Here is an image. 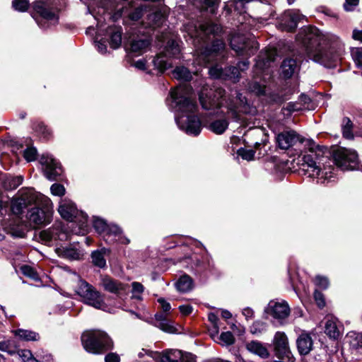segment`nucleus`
Listing matches in <instances>:
<instances>
[{"mask_svg":"<svg viewBox=\"0 0 362 362\" xmlns=\"http://www.w3.org/2000/svg\"><path fill=\"white\" fill-rule=\"evenodd\" d=\"M31 16L40 27L45 23V3L42 0L35 1L32 5Z\"/></svg>","mask_w":362,"mask_h":362,"instance_id":"nucleus-27","label":"nucleus"},{"mask_svg":"<svg viewBox=\"0 0 362 362\" xmlns=\"http://www.w3.org/2000/svg\"><path fill=\"white\" fill-rule=\"evenodd\" d=\"M119 356L115 353H110L105 357V362H119Z\"/></svg>","mask_w":362,"mask_h":362,"instance_id":"nucleus-64","label":"nucleus"},{"mask_svg":"<svg viewBox=\"0 0 362 362\" xmlns=\"http://www.w3.org/2000/svg\"><path fill=\"white\" fill-rule=\"evenodd\" d=\"M158 302L160 305L163 313H157L155 315V325L164 332L175 333L176 329L168 318V313L171 309L170 304L163 298H158Z\"/></svg>","mask_w":362,"mask_h":362,"instance_id":"nucleus-16","label":"nucleus"},{"mask_svg":"<svg viewBox=\"0 0 362 362\" xmlns=\"http://www.w3.org/2000/svg\"><path fill=\"white\" fill-rule=\"evenodd\" d=\"M186 30L191 37L203 39L204 36L209 35H217L221 30L219 25L210 22H205L197 25L187 24L184 25Z\"/></svg>","mask_w":362,"mask_h":362,"instance_id":"nucleus-14","label":"nucleus"},{"mask_svg":"<svg viewBox=\"0 0 362 362\" xmlns=\"http://www.w3.org/2000/svg\"><path fill=\"white\" fill-rule=\"evenodd\" d=\"M40 196L33 189H21L18 192V197L11 201L12 212L17 216L21 215L29 205L39 203Z\"/></svg>","mask_w":362,"mask_h":362,"instance_id":"nucleus-9","label":"nucleus"},{"mask_svg":"<svg viewBox=\"0 0 362 362\" xmlns=\"http://www.w3.org/2000/svg\"><path fill=\"white\" fill-rule=\"evenodd\" d=\"M16 224L10 223V233L15 237L22 238L25 235V230L23 225L19 219L14 221Z\"/></svg>","mask_w":362,"mask_h":362,"instance_id":"nucleus-45","label":"nucleus"},{"mask_svg":"<svg viewBox=\"0 0 362 362\" xmlns=\"http://www.w3.org/2000/svg\"><path fill=\"white\" fill-rule=\"evenodd\" d=\"M297 62L291 58L283 61L281 69V74L285 78H291L298 69Z\"/></svg>","mask_w":362,"mask_h":362,"instance_id":"nucleus-34","label":"nucleus"},{"mask_svg":"<svg viewBox=\"0 0 362 362\" xmlns=\"http://www.w3.org/2000/svg\"><path fill=\"white\" fill-rule=\"evenodd\" d=\"M170 98L174 103L175 119L179 129L189 134H200L202 125L196 115L197 105L192 87L187 84L179 85L171 90Z\"/></svg>","mask_w":362,"mask_h":362,"instance_id":"nucleus-2","label":"nucleus"},{"mask_svg":"<svg viewBox=\"0 0 362 362\" xmlns=\"http://www.w3.org/2000/svg\"><path fill=\"white\" fill-rule=\"evenodd\" d=\"M274 346L276 354L279 358H288L291 351L287 336L284 332H277L274 337Z\"/></svg>","mask_w":362,"mask_h":362,"instance_id":"nucleus-22","label":"nucleus"},{"mask_svg":"<svg viewBox=\"0 0 362 362\" xmlns=\"http://www.w3.org/2000/svg\"><path fill=\"white\" fill-rule=\"evenodd\" d=\"M20 340L25 341H36L40 339L38 333L28 329H17L12 332Z\"/></svg>","mask_w":362,"mask_h":362,"instance_id":"nucleus-35","label":"nucleus"},{"mask_svg":"<svg viewBox=\"0 0 362 362\" xmlns=\"http://www.w3.org/2000/svg\"><path fill=\"white\" fill-rule=\"evenodd\" d=\"M209 320L212 323L214 327V331L211 333V335L212 337H214L215 335H217L218 333V318L216 315L214 313H209L208 315Z\"/></svg>","mask_w":362,"mask_h":362,"instance_id":"nucleus-54","label":"nucleus"},{"mask_svg":"<svg viewBox=\"0 0 362 362\" xmlns=\"http://www.w3.org/2000/svg\"><path fill=\"white\" fill-rule=\"evenodd\" d=\"M314 281L316 286L322 289L327 288L329 284L327 277L320 275L315 276Z\"/></svg>","mask_w":362,"mask_h":362,"instance_id":"nucleus-53","label":"nucleus"},{"mask_svg":"<svg viewBox=\"0 0 362 362\" xmlns=\"http://www.w3.org/2000/svg\"><path fill=\"white\" fill-rule=\"evenodd\" d=\"M336 165L342 170L357 169L358 165V153L355 150L339 148L334 154Z\"/></svg>","mask_w":362,"mask_h":362,"instance_id":"nucleus-11","label":"nucleus"},{"mask_svg":"<svg viewBox=\"0 0 362 362\" xmlns=\"http://www.w3.org/2000/svg\"><path fill=\"white\" fill-rule=\"evenodd\" d=\"M359 0H345L344 8L346 11H354L358 6Z\"/></svg>","mask_w":362,"mask_h":362,"instance_id":"nucleus-58","label":"nucleus"},{"mask_svg":"<svg viewBox=\"0 0 362 362\" xmlns=\"http://www.w3.org/2000/svg\"><path fill=\"white\" fill-rule=\"evenodd\" d=\"M100 285L107 292L119 296L126 295L129 290L127 284L121 283L108 276H100Z\"/></svg>","mask_w":362,"mask_h":362,"instance_id":"nucleus-18","label":"nucleus"},{"mask_svg":"<svg viewBox=\"0 0 362 362\" xmlns=\"http://www.w3.org/2000/svg\"><path fill=\"white\" fill-rule=\"evenodd\" d=\"M247 349L262 358H267L269 356L267 349L259 341H252L247 344Z\"/></svg>","mask_w":362,"mask_h":362,"instance_id":"nucleus-33","label":"nucleus"},{"mask_svg":"<svg viewBox=\"0 0 362 362\" xmlns=\"http://www.w3.org/2000/svg\"><path fill=\"white\" fill-rule=\"evenodd\" d=\"M148 9H150V7L146 5H141L132 11H129L128 8L124 6L122 10V14L127 17L130 21H136L139 20Z\"/></svg>","mask_w":362,"mask_h":362,"instance_id":"nucleus-31","label":"nucleus"},{"mask_svg":"<svg viewBox=\"0 0 362 362\" xmlns=\"http://www.w3.org/2000/svg\"><path fill=\"white\" fill-rule=\"evenodd\" d=\"M132 298L141 300H142V293L144 291V286L139 282H133L132 284Z\"/></svg>","mask_w":362,"mask_h":362,"instance_id":"nucleus-46","label":"nucleus"},{"mask_svg":"<svg viewBox=\"0 0 362 362\" xmlns=\"http://www.w3.org/2000/svg\"><path fill=\"white\" fill-rule=\"evenodd\" d=\"M46 19H47V26L48 25V24L54 25L57 24L59 17H58V15L55 12L47 10Z\"/></svg>","mask_w":362,"mask_h":362,"instance_id":"nucleus-57","label":"nucleus"},{"mask_svg":"<svg viewBox=\"0 0 362 362\" xmlns=\"http://www.w3.org/2000/svg\"><path fill=\"white\" fill-rule=\"evenodd\" d=\"M21 269L22 273L25 276H27L35 281L39 280L37 274L34 271V269L28 265H24L21 267Z\"/></svg>","mask_w":362,"mask_h":362,"instance_id":"nucleus-51","label":"nucleus"},{"mask_svg":"<svg viewBox=\"0 0 362 362\" xmlns=\"http://www.w3.org/2000/svg\"><path fill=\"white\" fill-rule=\"evenodd\" d=\"M11 343V340L0 341V351L7 352L11 355L13 354L15 351L12 349Z\"/></svg>","mask_w":362,"mask_h":362,"instance_id":"nucleus-56","label":"nucleus"},{"mask_svg":"<svg viewBox=\"0 0 362 362\" xmlns=\"http://www.w3.org/2000/svg\"><path fill=\"white\" fill-rule=\"evenodd\" d=\"M277 56L276 51L275 49H269L264 53H261L258 56V59L255 64V67L260 70H264L269 66V64L273 62L276 59Z\"/></svg>","mask_w":362,"mask_h":362,"instance_id":"nucleus-29","label":"nucleus"},{"mask_svg":"<svg viewBox=\"0 0 362 362\" xmlns=\"http://www.w3.org/2000/svg\"><path fill=\"white\" fill-rule=\"evenodd\" d=\"M267 323L262 321H255L250 327V332L253 334H259L267 330Z\"/></svg>","mask_w":362,"mask_h":362,"instance_id":"nucleus-48","label":"nucleus"},{"mask_svg":"<svg viewBox=\"0 0 362 362\" xmlns=\"http://www.w3.org/2000/svg\"><path fill=\"white\" fill-rule=\"evenodd\" d=\"M93 226L95 231L102 235L104 240L110 244L118 243L127 245L130 242L129 239L122 234L119 227L114 224H107L103 218L94 217Z\"/></svg>","mask_w":362,"mask_h":362,"instance_id":"nucleus-6","label":"nucleus"},{"mask_svg":"<svg viewBox=\"0 0 362 362\" xmlns=\"http://www.w3.org/2000/svg\"><path fill=\"white\" fill-rule=\"evenodd\" d=\"M351 55L357 66L362 68V48H356L353 49Z\"/></svg>","mask_w":362,"mask_h":362,"instance_id":"nucleus-55","label":"nucleus"},{"mask_svg":"<svg viewBox=\"0 0 362 362\" xmlns=\"http://www.w3.org/2000/svg\"><path fill=\"white\" fill-rule=\"evenodd\" d=\"M266 139L259 141H254L250 143L243 140L244 147H240L237 150V155L241 157L243 160L250 161L255 158V151L262 150V147L266 146Z\"/></svg>","mask_w":362,"mask_h":362,"instance_id":"nucleus-21","label":"nucleus"},{"mask_svg":"<svg viewBox=\"0 0 362 362\" xmlns=\"http://www.w3.org/2000/svg\"><path fill=\"white\" fill-rule=\"evenodd\" d=\"M230 47L236 54L243 57H250L258 49V43L254 37L235 34L230 41Z\"/></svg>","mask_w":362,"mask_h":362,"instance_id":"nucleus-10","label":"nucleus"},{"mask_svg":"<svg viewBox=\"0 0 362 362\" xmlns=\"http://www.w3.org/2000/svg\"><path fill=\"white\" fill-rule=\"evenodd\" d=\"M51 194L54 196L62 197L66 192L65 187L59 183H54L50 187Z\"/></svg>","mask_w":362,"mask_h":362,"instance_id":"nucleus-49","label":"nucleus"},{"mask_svg":"<svg viewBox=\"0 0 362 362\" xmlns=\"http://www.w3.org/2000/svg\"><path fill=\"white\" fill-rule=\"evenodd\" d=\"M159 362H196V357L191 353L171 349L163 352Z\"/></svg>","mask_w":362,"mask_h":362,"instance_id":"nucleus-20","label":"nucleus"},{"mask_svg":"<svg viewBox=\"0 0 362 362\" xmlns=\"http://www.w3.org/2000/svg\"><path fill=\"white\" fill-rule=\"evenodd\" d=\"M28 218L35 226L43 225L45 221V211L39 207L33 208L28 214Z\"/></svg>","mask_w":362,"mask_h":362,"instance_id":"nucleus-32","label":"nucleus"},{"mask_svg":"<svg viewBox=\"0 0 362 362\" xmlns=\"http://www.w3.org/2000/svg\"><path fill=\"white\" fill-rule=\"evenodd\" d=\"M167 15V7L162 6L148 16V25L153 28L160 26L165 22Z\"/></svg>","mask_w":362,"mask_h":362,"instance_id":"nucleus-28","label":"nucleus"},{"mask_svg":"<svg viewBox=\"0 0 362 362\" xmlns=\"http://www.w3.org/2000/svg\"><path fill=\"white\" fill-rule=\"evenodd\" d=\"M228 126L226 119H217L209 125V129L216 134H222Z\"/></svg>","mask_w":362,"mask_h":362,"instance_id":"nucleus-40","label":"nucleus"},{"mask_svg":"<svg viewBox=\"0 0 362 362\" xmlns=\"http://www.w3.org/2000/svg\"><path fill=\"white\" fill-rule=\"evenodd\" d=\"M17 353L23 362H27L30 358H32V356H33L31 351L27 349H19L17 351Z\"/></svg>","mask_w":362,"mask_h":362,"instance_id":"nucleus-60","label":"nucleus"},{"mask_svg":"<svg viewBox=\"0 0 362 362\" xmlns=\"http://www.w3.org/2000/svg\"><path fill=\"white\" fill-rule=\"evenodd\" d=\"M180 53V48L178 44L174 40H170L168 41L165 46V51L164 54H158L156 58L153 59V63L154 66L163 72L169 67L171 64L166 59L167 57H175Z\"/></svg>","mask_w":362,"mask_h":362,"instance_id":"nucleus-15","label":"nucleus"},{"mask_svg":"<svg viewBox=\"0 0 362 362\" xmlns=\"http://www.w3.org/2000/svg\"><path fill=\"white\" fill-rule=\"evenodd\" d=\"M341 127L343 136H354V134H357L355 125L349 117L343 118Z\"/></svg>","mask_w":362,"mask_h":362,"instance_id":"nucleus-43","label":"nucleus"},{"mask_svg":"<svg viewBox=\"0 0 362 362\" xmlns=\"http://www.w3.org/2000/svg\"><path fill=\"white\" fill-rule=\"evenodd\" d=\"M23 177L21 176H16L12 177L8 181V188L11 189H14L17 188L19 185H21L23 182Z\"/></svg>","mask_w":362,"mask_h":362,"instance_id":"nucleus-59","label":"nucleus"},{"mask_svg":"<svg viewBox=\"0 0 362 362\" xmlns=\"http://www.w3.org/2000/svg\"><path fill=\"white\" fill-rule=\"evenodd\" d=\"M108 252L105 248L100 250H95L91 253V259L93 264L100 268H104L106 266V260L105 259V254Z\"/></svg>","mask_w":362,"mask_h":362,"instance_id":"nucleus-39","label":"nucleus"},{"mask_svg":"<svg viewBox=\"0 0 362 362\" xmlns=\"http://www.w3.org/2000/svg\"><path fill=\"white\" fill-rule=\"evenodd\" d=\"M225 91L221 88L213 90L204 87L199 93V101L204 110H214L222 105V98Z\"/></svg>","mask_w":362,"mask_h":362,"instance_id":"nucleus-12","label":"nucleus"},{"mask_svg":"<svg viewBox=\"0 0 362 362\" xmlns=\"http://www.w3.org/2000/svg\"><path fill=\"white\" fill-rule=\"evenodd\" d=\"M250 89L257 95H262L264 93V88L256 82L252 84Z\"/></svg>","mask_w":362,"mask_h":362,"instance_id":"nucleus-62","label":"nucleus"},{"mask_svg":"<svg viewBox=\"0 0 362 362\" xmlns=\"http://www.w3.org/2000/svg\"><path fill=\"white\" fill-rule=\"evenodd\" d=\"M209 74L214 78L228 79L233 82H238L240 78V71L237 66H228L223 69L216 65L209 70Z\"/></svg>","mask_w":362,"mask_h":362,"instance_id":"nucleus-19","label":"nucleus"},{"mask_svg":"<svg viewBox=\"0 0 362 362\" xmlns=\"http://www.w3.org/2000/svg\"><path fill=\"white\" fill-rule=\"evenodd\" d=\"M218 339H220V344L222 346H230L235 342V337L230 332H222Z\"/></svg>","mask_w":362,"mask_h":362,"instance_id":"nucleus-47","label":"nucleus"},{"mask_svg":"<svg viewBox=\"0 0 362 362\" xmlns=\"http://www.w3.org/2000/svg\"><path fill=\"white\" fill-rule=\"evenodd\" d=\"M28 6L29 3L27 0H13L12 2L13 8L21 12L27 11Z\"/></svg>","mask_w":362,"mask_h":362,"instance_id":"nucleus-50","label":"nucleus"},{"mask_svg":"<svg viewBox=\"0 0 362 362\" xmlns=\"http://www.w3.org/2000/svg\"><path fill=\"white\" fill-rule=\"evenodd\" d=\"M264 312L283 325L290 315L291 308L286 300L275 299L269 302Z\"/></svg>","mask_w":362,"mask_h":362,"instance_id":"nucleus-13","label":"nucleus"},{"mask_svg":"<svg viewBox=\"0 0 362 362\" xmlns=\"http://www.w3.org/2000/svg\"><path fill=\"white\" fill-rule=\"evenodd\" d=\"M192 279L188 275H183L175 284L176 288L182 293H187L192 289Z\"/></svg>","mask_w":362,"mask_h":362,"instance_id":"nucleus-38","label":"nucleus"},{"mask_svg":"<svg viewBox=\"0 0 362 362\" xmlns=\"http://www.w3.org/2000/svg\"><path fill=\"white\" fill-rule=\"evenodd\" d=\"M325 333L332 339H338L343 333V326L337 318L329 316L325 320Z\"/></svg>","mask_w":362,"mask_h":362,"instance_id":"nucleus-24","label":"nucleus"},{"mask_svg":"<svg viewBox=\"0 0 362 362\" xmlns=\"http://www.w3.org/2000/svg\"><path fill=\"white\" fill-rule=\"evenodd\" d=\"M64 170L61 163L52 156L47 154V179L50 180H61L63 177Z\"/></svg>","mask_w":362,"mask_h":362,"instance_id":"nucleus-23","label":"nucleus"},{"mask_svg":"<svg viewBox=\"0 0 362 362\" xmlns=\"http://www.w3.org/2000/svg\"><path fill=\"white\" fill-rule=\"evenodd\" d=\"M252 0H233L230 1L226 4L224 7V9L229 12L228 6H233L235 11H236L239 13L246 12V4L252 1Z\"/></svg>","mask_w":362,"mask_h":362,"instance_id":"nucleus-42","label":"nucleus"},{"mask_svg":"<svg viewBox=\"0 0 362 362\" xmlns=\"http://www.w3.org/2000/svg\"><path fill=\"white\" fill-rule=\"evenodd\" d=\"M189 3L197 8H211V13H214L217 9L220 0H187Z\"/></svg>","mask_w":362,"mask_h":362,"instance_id":"nucleus-36","label":"nucleus"},{"mask_svg":"<svg viewBox=\"0 0 362 362\" xmlns=\"http://www.w3.org/2000/svg\"><path fill=\"white\" fill-rule=\"evenodd\" d=\"M299 37L301 38L303 43L306 47L308 52L313 56L315 62L326 65V62L329 60V57L323 46L335 42L338 37L329 33H322L316 27L305 28Z\"/></svg>","mask_w":362,"mask_h":362,"instance_id":"nucleus-3","label":"nucleus"},{"mask_svg":"<svg viewBox=\"0 0 362 362\" xmlns=\"http://www.w3.org/2000/svg\"><path fill=\"white\" fill-rule=\"evenodd\" d=\"M151 44V41L146 36L134 38L129 42V47L128 48L130 52L133 53L135 56H139L146 52Z\"/></svg>","mask_w":362,"mask_h":362,"instance_id":"nucleus-25","label":"nucleus"},{"mask_svg":"<svg viewBox=\"0 0 362 362\" xmlns=\"http://www.w3.org/2000/svg\"><path fill=\"white\" fill-rule=\"evenodd\" d=\"M305 20V16L300 13L298 10H288L284 13L279 28L282 30L291 32L294 30L298 23Z\"/></svg>","mask_w":362,"mask_h":362,"instance_id":"nucleus-17","label":"nucleus"},{"mask_svg":"<svg viewBox=\"0 0 362 362\" xmlns=\"http://www.w3.org/2000/svg\"><path fill=\"white\" fill-rule=\"evenodd\" d=\"M23 156L28 161H33L37 158V149L34 147H28L24 151Z\"/></svg>","mask_w":362,"mask_h":362,"instance_id":"nucleus-52","label":"nucleus"},{"mask_svg":"<svg viewBox=\"0 0 362 362\" xmlns=\"http://www.w3.org/2000/svg\"><path fill=\"white\" fill-rule=\"evenodd\" d=\"M314 298L319 308H322L325 305L324 296L321 292L315 291L314 293Z\"/></svg>","mask_w":362,"mask_h":362,"instance_id":"nucleus-61","label":"nucleus"},{"mask_svg":"<svg viewBox=\"0 0 362 362\" xmlns=\"http://www.w3.org/2000/svg\"><path fill=\"white\" fill-rule=\"evenodd\" d=\"M76 293L83 299V301L97 309H100L104 303L101 293L92 285L79 276Z\"/></svg>","mask_w":362,"mask_h":362,"instance_id":"nucleus-8","label":"nucleus"},{"mask_svg":"<svg viewBox=\"0 0 362 362\" xmlns=\"http://www.w3.org/2000/svg\"><path fill=\"white\" fill-rule=\"evenodd\" d=\"M110 46L113 49L118 48L122 43V30L120 28H110Z\"/></svg>","mask_w":362,"mask_h":362,"instance_id":"nucleus-41","label":"nucleus"},{"mask_svg":"<svg viewBox=\"0 0 362 362\" xmlns=\"http://www.w3.org/2000/svg\"><path fill=\"white\" fill-rule=\"evenodd\" d=\"M276 146L291 156H302L301 170L309 177L322 180L328 177L315 159L322 156L327 148L316 144L310 137H274Z\"/></svg>","mask_w":362,"mask_h":362,"instance_id":"nucleus-1","label":"nucleus"},{"mask_svg":"<svg viewBox=\"0 0 362 362\" xmlns=\"http://www.w3.org/2000/svg\"><path fill=\"white\" fill-rule=\"evenodd\" d=\"M173 76L178 80L189 81L192 78L191 73L184 66L176 67L173 71Z\"/></svg>","mask_w":362,"mask_h":362,"instance_id":"nucleus-44","label":"nucleus"},{"mask_svg":"<svg viewBox=\"0 0 362 362\" xmlns=\"http://www.w3.org/2000/svg\"><path fill=\"white\" fill-rule=\"evenodd\" d=\"M235 94V104H228V110H230L231 112H234L235 113H236L237 112H247L246 98L243 97L241 93H236Z\"/></svg>","mask_w":362,"mask_h":362,"instance_id":"nucleus-37","label":"nucleus"},{"mask_svg":"<svg viewBox=\"0 0 362 362\" xmlns=\"http://www.w3.org/2000/svg\"><path fill=\"white\" fill-rule=\"evenodd\" d=\"M297 347L300 355L308 354L313 349V339L311 337L306 333L301 334L297 341Z\"/></svg>","mask_w":362,"mask_h":362,"instance_id":"nucleus-30","label":"nucleus"},{"mask_svg":"<svg viewBox=\"0 0 362 362\" xmlns=\"http://www.w3.org/2000/svg\"><path fill=\"white\" fill-rule=\"evenodd\" d=\"M95 46L97 47L98 51L101 54H105L107 52V46L105 41L101 40H95Z\"/></svg>","mask_w":362,"mask_h":362,"instance_id":"nucleus-63","label":"nucleus"},{"mask_svg":"<svg viewBox=\"0 0 362 362\" xmlns=\"http://www.w3.org/2000/svg\"><path fill=\"white\" fill-rule=\"evenodd\" d=\"M84 349L93 354H100L111 349L112 340L106 332L101 330H92L84 332L81 336Z\"/></svg>","mask_w":362,"mask_h":362,"instance_id":"nucleus-5","label":"nucleus"},{"mask_svg":"<svg viewBox=\"0 0 362 362\" xmlns=\"http://www.w3.org/2000/svg\"><path fill=\"white\" fill-rule=\"evenodd\" d=\"M54 251L59 257L69 260H80L83 256V253L81 250L71 245L58 247L54 249Z\"/></svg>","mask_w":362,"mask_h":362,"instance_id":"nucleus-26","label":"nucleus"},{"mask_svg":"<svg viewBox=\"0 0 362 362\" xmlns=\"http://www.w3.org/2000/svg\"><path fill=\"white\" fill-rule=\"evenodd\" d=\"M225 43L221 40H215L211 45H206L200 50L196 59L200 65H206L209 63L221 61L225 58Z\"/></svg>","mask_w":362,"mask_h":362,"instance_id":"nucleus-7","label":"nucleus"},{"mask_svg":"<svg viewBox=\"0 0 362 362\" xmlns=\"http://www.w3.org/2000/svg\"><path fill=\"white\" fill-rule=\"evenodd\" d=\"M58 211L64 219L78 225L77 228L72 230L74 234L84 235L88 232V216L79 211L71 200L62 199L59 203Z\"/></svg>","mask_w":362,"mask_h":362,"instance_id":"nucleus-4","label":"nucleus"}]
</instances>
